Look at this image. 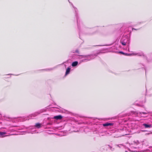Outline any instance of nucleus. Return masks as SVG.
<instances>
[{
	"label": "nucleus",
	"mask_w": 152,
	"mask_h": 152,
	"mask_svg": "<svg viewBox=\"0 0 152 152\" xmlns=\"http://www.w3.org/2000/svg\"><path fill=\"white\" fill-rule=\"evenodd\" d=\"M129 150L132 152L137 151V150L142 148V144L137 140L134 141L131 143H129Z\"/></svg>",
	"instance_id": "obj_1"
},
{
	"label": "nucleus",
	"mask_w": 152,
	"mask_h": 152,
	"mask_svg": "<svg viewBox=\"0 0 152 152\" xmlns=\"http://www.w3.org/2000/svg\"><path fill=\"white\" fill-rule=\"evenodd\" d=\"M150 113L149 111L146 110L145 112L136 113L134 111H131L129 113V116L130 115L132 116H141L143 117H148V114Z\"/></svg>",
	"instance_id": "obj_2"
},
{
	"label": "nucleus",
	"mask_w": 152,
	"mask_h": 152,
	"mask_svg": "<svg viewBox=\"0 0 152 152\" xmlns=\"http://www.w3.org/2000/svg\"><path fill=\"white\" fill-rule=\"evenodd\" d=\"M126 128H123L121 129L119 132H116L115 134H113V136L115 137H118L125 135L128 134L126 133Z\"/></svg>",
	"instance_id": "obj_3"
},
{
	"label": "nucleus",
	"mask_w": 152,
	"mask_h": 152,
	"mask_svg": "<svg viewBox=\"0 0 152 152\" xmlns=\"http://www.w3.org/2000/svg\"><path fill=\"white\" fill-rule=\"evenodd\" d=\"M79 56H83V58H85V59H83L80 61V62L79 63L80 64L82 62L89 61L94 59L96 56V55L94 54L86 56L79 55Z\"/></svg>",
	"instance_id": "obj_4"
},
{
	"label": "nucleus",
	"mask_w": 152,
	"mask_h": 152,
	"mask_svg": "<svg viewBox=\"0 0 152 152\" xmlns=\"http://www.w3.org/2000/svg\"><path fill=\"white\" fill-rule=\"evenodd\" d=\"M120 42L123 45H125L126 44L129 43V39L126 37H124L121 39Z\"/></svg>",
	"instance_id": "obj_5"
},
{
	"label": "nucleus",
	"mask_w": 152,
	"mask_h": 152,
	"mask_svg": "<svg viewBox=\"0 0 152 152\" xmlns=\"http://www.w3.org/2000/svg\"><path fill=\"white\" fill-rule=\"evenodd\" d=\"M43 112L42 110H40L34 113L31 114L29 115L28 117L26 118V119L25 120H28L29 119H33L37 115Z\"/></svg>",
	"instance_id": "obj_6"
},
{
	"label": "nucleus",
	"mask_w": 152,
	"mask_h": 152,
	"mask_svg": "<svg viewBox=\"0 0 152 152\" xmlns=\"http://www.w3.org/2000/svg\"><path fill=\"white\" fill-rule=\"evenodd\" d=\"M142 126L145 128H150L152 127V125L149 123H144L142 124Z\"/></svg>",
	"instance_id": "obj_7"
},
{
	"label": "nucleus",
	"mask_w": 152,
	"mask_h": 152,
	"mask_svg": "<svg viewBox=\"0 0 152 152\" xmlns=\"http://www.w3.org/2000/svg\"><path fill=\"white\" fill-rule=\"evenodd\" d=\"M62 118V116L60 115L55 116L53 117L54 119L56 120H61Z\"/></svg>",
	"instance_id": "obj_8"
},
{
	"label": "nucleus",
	"mask_w": 152,
	"mask_h": 152,
	"mask_svg": "<svg viewBox=\"0 0 152 152\" xmlns=\"http://www.w3.org/2000/svg\"><path fill=\"white\" fill-rule=\"evenodd\" d=\"M6 134L7 133L6 132H0V137H4L6 136H7L4 135Z\"/></svg>",
	"instance_id": "obj_9"
},
{
	"label": "nucleus",
	"mask_w": 152,
	"mask_h": 152,
	"mask_svg": "<svg viewBox=\"0 0 152 152\" xmlns=\"http://www.w3.org/2000/svg\"><path fill=\"white\" fill-rule=\"evenodd\" d=\"M113 125V124L111 123H107L103 124V125L104 126H111Z\"/></svg>",
	"instance_id": "obj_10"
},
{
	"label": "nucleus",
	"mask_w": 152,
	"mask_h": 152,
	"mask_svg": "<svg viewBox=\"0 0 152 152\" xmlns=\"http://www.w3.org/2000/svg\"><path fill=\"white\" fill-rule=\"evenodd\" d=\"M115 147L117 148V147H118L119 148H122L124 147V145L122 144H120L119 145H115Z\"/></svg>",
	"instance_id": "obj_11"
},
{
	"label": "nucleus",
	"mask_w": 152,
	"mask_h": 152,
	"mask_svg": "<svg viewBox=\"0 0 152 152\" xmlns=\"http://www.w3.org/2000/svg\"><path fill=\"white\" fill-rule=\"evenodd\" d=\"M78 64V62L77 61H75L73 62L72 64V66L73 67L76 66Z\"/></svg>",
	"instance_id": "obj_12"
},
{
	"label": "nucleus",
	"mask_w": 152,
	"mask_h": 152,
	"mask_svg": "<svg viewBox=\"0 0 152 152\" xmlns=\"http://www.w3.org/2000/svg\"><path fill=\"white\" fill-rule=\"evenodd\" d=\"M71 68L69 67H68L66 70V72L65 75H67L69 74L70 72V70Z\"/></svg>",
	"instance_id": "obj_13"
},
{
	"label": "nucleus",
	"mask_w": 152,
	"mask_h": 152,
	"mask_svg": "<svg viewBox=\"0 0 152 152\" xmlns=\"http://www.w3.org/2000/svg\"><path fill=\"white\" fill-rule=\"evenodd\" d=\"M42 125L41 124L37 123L36 124L35 126L37 128H39L41 127Z\"/></svg>",
	"instance_id": "obj_14"
},
{
	"label": "nucleus",
	"mask_w": 152,
	"mask_h": 152,
	"mask_svg": "<svg viewBox=\"0 0 152 152\" xmlns=\"http://www.w3.org/2000/svg\"><path fill=\"white\" fill-rule=\"evenodd\" d=\"M75 16L77 18V23L78 27H79V18L78 16L77 15V13H76Z\"/></svg>",
	"instance_id": "obj_15"
},
{
	"label": "nucleus",
	"mask_w": 152,
	"mask_h": 152,
	"mask_svg": "<svg viewBox=\"0 0 152 152\" xmlns=\"http://www.w3.org/2000/svg\"><path fill=\"white\" fill-rule=\"evenodd\" d=\"M72 5L73 7L74 8L75 12L76 13L77 11V9L73 5V4H72Z\"/></svg>",
	"instance_id": "obj_16"
},
{
	"label": "nucleus",
	"mask_w": 152,
	"mask_h": 152,
	"mask_svg": "<svg viewBox=\"0 0 152 152\" xmlns=\"http://www.w3.org/2000/svg\"><path fill=\"white\" fill-rule=\"evenodd\" d=\"M108 146L110 147V149L112 151H113L114 150V148H112V147H111V146H110L109 145Z\"/></svg>",
	"instance_id": "obj_17"
},
{
	"label": "nucleus",
	"mask_w": 152,
	"mask_h": 152,
	"mask_svg": "<svg viewBox=\"0 0 152 152\" xmlns=\"http://www.w3.org/2000/svg\"><path fill=\"white\" fill-rule=\"evenodd\" d=\"M55 68L54 67L53 68H50V69H46V70H52L53 69H54Z\"/></svg>",
	"instance_id": "obj_18"
},
{
	"label": "nucleus",
	"mask_w": 152,
	"mask_h": 152,
	"mask_svg": "<svg viewBox=\"0 0 152 152\" xmlns=\"http://www.w3.org/2000/svg\"><path fill=\"white\" fill-rule=\"evenodd\" d=\"M138 54H138V55L139 56H142V55L144 56L143 53H142L141 54H140V53H139Z\"/></svg>",
	"instance_id": "obj_19"
},
{
	"label": "nucleus",
	"mask_w": 152,
	"mask_h": 152,
	"mask_svg": "<svg viewBox=\"0 0 152 152\" xmlns=\"http://www.w3.org/2000/svg\"><path fill=\"white\" fill-rule=\"evenodd\" d=\"M75 52L77 53H79L78 51L77 50H76Z\"/></svg>",
	"instance_id": "obj_20"
},
{
	"label": "nucleus",
	"mask_w": 152,
	"mask_h": 152,
	"mask_svg": "<svg viewBox=\"0 0 152 152\" xmlns=\"http://www.w3.org/2000/svg\"><path fill=\"white\" fill-rule=\"evenodd\" d=\"M133 29H134V30H138V29H136L134 28H132V30H133Z\"/></svg>",
	"instance_id": "obj_21"
},
{
	"label": "nucleus",
	"mask_w": 152,
	"mask_h": 152,
	"mask_svg": "<svg viewBox=\"0 0 152 152\" xmlns=\"http://www.w3.org/2000/svg\"><path fill=\"white\" fill-rule=\"evenodd\" d=\"M10 75V74H8V75Z\"/></svg>",
	"instance_id": "obj_22"
},
{
	"label": "nucleus",
	"mask_w": 152,
	"mask_h": 152,
	"mask_svg": "<svg viewBox=\"0 0 152 152\" xmlns=\"http://www.w3.org/2000/svg\"><path fill=\"white\" fill-rule=\"evenodd\" d=\"M99 46H102V45H98Z\"/></svg>",
	"instance_id": "obj_23"
}]
</instances>
